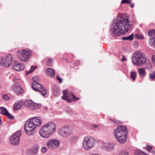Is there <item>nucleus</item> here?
<instances>
[{"mask_svg": "<svg viewBox=\"0 0 155 155\" xmlns=\"http://www.w3.org/2000/svg\"><path fill=\"white\" fill-rule=\"evenodd\" d=\"M104 146L110 150H113L114 148V145L113 143H107L104 144Z\"/></svg>", "mask_w": 155, "mask_h": 155, "instance_id": "obj_20", "label": "nucleus"}, {"mask_svg": "<svg viewBox=\"0 0 155 155\" xmlns=\"http://www.w3.org/2000/svg\"><path fill=\"white\" fill-rule=\"evenodd\" d=\"M155 30L152 29L150 30L148 32V35L150 37H154Z\"/></svg>", "mask_w": 155, "mask_h": 155, "instance_id": "obj_29", "label": "nucleus"}, {"mask_svg": "<svg viewBox=\"0 0 155 155\" xmlns=\"http://www.w3.org/2000/svg\"><path fill=\"white\" fill-rule=\"evenodd\" d=\"M12 87V90L18 94H21L24 93V90L21 87L18 83H15Z\"/></svg>", "mask_w": 155, "mask_h": 155, "instance_id": "obj_15", "label": "nucleus"}, {"mask_svg": "<svg viewBox=\"0 0 155 155\" xmlns=\"http://www.w3.org/2000/svg\"><path fill=\"white\" fill-rule=\"evenodd\" d=\"M32 80L33 82L35 81V82H37L39 80V78L37 76H35L33 77Z\"/></svg>", "mask_w": 155, "mask_h": 155, "instance_id": "obj_38", "label": "nucleus"}, {"mask_svg": "<svg viewBox=\"0 0 155 155\" xmlns=\"http://www.w3.org/2000/svg\"><path fill=\"white\" fill-rule=\"evenodd\" d=\"M16 54L18 58L25 62L27 61L32 54V52L30 50L26 49L18 50Z\"/></svg>", "mask_w": 155, "mask_h": 155, "instance_id": "obj_6", "label": "nucleus"}, {"mask_svg": "<svg viewBox=\"0 0 155 155\" xmlns=\"http://www.w3.org/2000/svg\"><path fill=\"white\" fill-rule=\"evenodd\" d=\"M5 116L7 117L9 119H14V117L8 111V113H7V114H6Z\"/></svg>", "mask_w": 155, "mask_h": 155, "instance_id": "obj_33", "label": "nucleus"}, {"mask_svg": "<svg viewBox=\"0 0 155 155\" xmlns=\"http://www.w3.org/2000/svg\"><path fill=\"white\" fill-rule=\"evenodd\" d=\"M134 5L133 4L131 3L130 4V6L131 8L134 7Z\"/></svg>", "mask_w": 155, "mask_h": 155, "instance_id": "obj_47", "label": "nucleus"}, {"mask_svg": "<svg viewBox=\"0 0 155 155\" xmlns=\"http://www.w3.org/2000/svg\"><path fill=\"white\" fill-rule=\"evenodd\" d=\"M32 87L33 90L40 92L43 96H45L47 93L46 90L45 88H43L41 84L38 82H33L32 83Z\"/></svg>", "mask_w": 155, "mask_h": 155, "instance_id": "obj_10", "label": "nucleus"}, {"mask_svg": "<svg viewBox=\"0 0 155 155\" xmlns=\"http://www.w3.org/2000/svg\"><path fill=\"white\" fill-rule=\"evenodd\" d=\"M38 150V148L37 147L32 148L30 150L29 155H35L37 153Z\"/></svg>", "mask_w": 155, "mask_h": 155, "instance_id": "obj_18", "label": "nucleus"}, {"mask_svg": "<svg viewBox=\"0 0 155 155\" xmlns=\"http://www.w3.org/2000/svg\"><path fill=\"white\" fill-rule=\"evenodd\" d=\"M114 135L118 142L121 143L126 141V136L127 134V129L125 126H120L114 131Z\"/></svg>", "mask_w": 155, "mask_h": 155, "instance_id": "obj_4", "label": "nucleus"}, {"mask_svg": "<svg viewBox=\"0 0 155 155\" xmlns=\"http://www.w3.org/2000/svg\"><path fill=\"white\" fill-rule=\"evenodd\" d=\"M55 73L54 71L51 68H48L46 70V74L49 77L52 78L54 77Z\"/></svg>", "mask_w": 155, "mask_h": 155, "instance_id": "obj_17", "label": "nucleus"}, {"mask_svg": "<svg viewBox=\"0 0 155 155\" xmlns=\"http://www.w3.org/2000/svg\"><path fill=\"white\" fill-rule=\"evenodd\" d=\"M95 144V140L92 137H86L84 138L83 142V147L86 150L92 148Z\"/></svg>", "mask_w": 155, "mask_h": 155, "instance_id": "obj_7", "label": "nucleus"}, {"mask_svg": "<svg viewBox=\"0 0 155 155\" xmlns=\"http://www.w3.org/2000/svg\"><path fill=\"white\" fill-rule=\"evenodd\" d=\"M144 152L140 150L135 151V155H143Z\"/></svg>", "mask_w": 155, "mask_h": 155, "instance_id": "obj_28", "label": "nucleus"}, {"mask_svg": "<svg viewBox=\"0 0 155 155\" xmlns=\"http://www.w3.org/2000/svg\"><path fill=\"white\" fill-rule=\"evenodd\" d=\"M149 43L153 47H155V38H151L150 40Z\"/></svg>", "mask_w": 155, "mask_h": 155, "instance_id": "obj_26", "label": "nucleus"}, {"mask_svg": "<svg viewBox=\"0 0 155 155\" xmlns=\"http://www.w3.org/2000/svg\"><path fill=\"white\" fill-rule=\"evenodd\" d=\"M59 141L56 139H51L49 140L47 143V147L50 149H55L59 146Z\"/></svg>", "mask_w": 155, "mask_h": 155, "instance_id": "obj_14", "label": "nucleus"}, {"mask_svg": "<svg viewBox=\"0 0 155 155\" xmlns=\"http://www.w3.org/2000/svg\"><path fill=\"white\" fill-rule=\"evenodd\" d=\"M123 58L121 59V61H125L127 60V59L124 56H123Z\"/></svg>", "mask_w": 155, "mask_h": 155, "instance_id": "obj_46", "label": "nucleus"}, {"mask_svg": "<svg viewBox=\"0 0 155 155\" xmlns=\"http://www.w3.org/2000/svg\"><path fill=\"white\" fill-rule=\"evenodd\" d=\"M133 34L132 33L131 35H129L127 37H123L122 38V39L123 40H132L134 38Z\"/></svg>", "mask_w": 155, "mask_h": 155, "instance_id": "obj_23", "label": "nucleus"}, {"mask_svg": "<svg viewBox=\"0 0 155 155\" xmlns=\"http://www.w3.org/2000/svg\"><path fill=\"white\" fill-rule=\"evenodd\" d=\"M131 60L134 65L140 67L146 63L147 58L144 53L140 51H137L133 54Z\"/></svg>", "mask_w": 155, "mask_h": 155, "instance_id": "obj_5", "label": "nucleus"}, {"mask_svg": "<svg viewBox=\"0 0 155 155\" xmlns=\"http://www.w3.org/2000/svg\"><path fill=\"white\" fill-rule=\"evenodd\" d=\"M57 79L59 81V82L60 83H61L62 82V79L61 78H60L59 77V75H58L57 77Z\"/></svg>", "mask_w": 155, "mask_h": 155, "instance_id": "obj_39", "label": "nucleus"}, {"mask_svg": "<svg viewBox=\"0 0 155 155\" xmlns=\"http://www.w3.org/2000/svg\"><path fill=\"white\" fill-rule=\"evenodd\" d=\"M131 27L128 17L122 15L114 21L110 31L112 35L118 36L127 32Z\"/></svg>", "mask_w": 155, "mask_h": 155, "instance_id": "obj_1", "label": "nucleus"}, {"mask_svg": "<svg viewBox=\"0 0 155 155\" xmlns=\"http://www.w3.org/2000/svg\"><path fill=\"white\" fill-rule=\"evenodd\" d=\"M53 60L52 58L48 59L47 61V64L48 66H51L53 63Z\"/></svg>", "mask_w": 155, "mask_h": 155, "instance_id": "obj_30", "label": "nucleus"}, {"mask_svg": "<svg viewBox=\"0 0 155 155\" xmlns=\"http://www.w3.org/2000/svg\"><path fill=\"white\" fill-rule=\"evenodd\" d=\"M135 37L137 39H143L144 38L143 36L140 33H137L135 34Z\"/></svg>", "mask_w": 155, "mask_h": 155, "instance_id": "obj_27", "label": "nucleus"}, {"mask_svg": "<svg viewBox=\"0 0 155 155\" xmlns=\"http://www.w3.org/2000/svg\"><path fill=\"white\" fill-rule=\"evenodd\" d=\"M109 119L111 122L115 124H118L120 122V121L117 120H116L114 119L110 118Z\"/></svg>", "mask_w": 155, "mask_h": 155, "instance_id": "obj_34", "label": "nucleus"}, {"mask_svg": "<svg viewBox=\"0 0 155 155\" xmlns=\"http://www.w3.org/2000/svg\"><path fill=\"white\" fill-rule=\"evenodd\" d=\"M12 80L13 81H17L18 80V79L16 77L14 78Z\"/></svg>", "mask_w": 155, "mask_h": 155, "instance_id": "obj_45", "label": "nucleus"}, {"mask_svg": "<svg viewBox=\"0 0 155 155\" xmlns=\"http://www.w3.org/2000/svg\"><path fill=\"white\" fill-rule=\"evenodd\" d=\"M143 155H149L147 154L146 153H144Z\"/></svg>", "mask_w": 155, "mask_h": 155, "instance_id": "obj_48", "label": "nucleus"}, {"mask_svg": "<svg viewBox=\"0 0 155 155\" xmlns=\"http://www.w3.org/2000/svg\"><path fill=\"white\" fill-rule=\"evenodd\" d=\"M149 79L152 81L155 80V72L153 71L149 74Z\"/></svg>", "mask_w": 155, "mask_h": 155, "instance_id": "obj_24", "label": "nucleus"}, {"mask_svg": "<svg viewBox=\"0 0 155 155\" xmlns=\"http://www.w3.org/2000/svg\"><path fill=\"white\" fill-rule=\"evenodd\" d=\"M140 76L141 77H143L145 74V69L144 68H140L138 71Z\"/></svg>", "mask_w": 155, "mask_h": 155, "instance_id": "obj_21", "label": "nucleus"}, {"mask_svg": "<svg viewBox=\"0 0 155 155\" xmlns=\"http://www.w3.org/2000/svg\"><path fill=\"white\" fill-rule=\"evenodd\" d=\"M146 148L147 149V150L148 151H149L151 149V146H147L146 147Z\"/></svg>", "mask_w": 155, "mask_h": 155, "instance_id": "obj_44", "label": "nucleus"}, {"mask_svg": "<svg viewBox=\"0 0 155 155\" xmlns=\"http://www.w3.org/2000/svg\"><path fill=\"white\" fill-rule=\"evenodd\" d=\"M154 37H155V38H155V32H154Z\"/></svg>", "mask_w": 155, "mask_h": 155, "instance_id": "obj_49", "label": "nucleus"}, {"mask_svg": "<svg viewBox=\"0 0 155 155\" xmlns=\"http://www.w3.org/2000/svg\"><path fill=\"white\" fill-rule=\"evenodd\" d=\"M152 63L155 64V55H153L152 57Z\"/></svg>", "mask_w": 155, "mask_h": 155, "instance_id": "obj_41", "label": "nucleus"}, {"mask_svg": "<svg viewBox=\"0 0 155 155\" xmlns=\"http://www.w3.org/2000/svg\"><path fill=\"white\" fill-rule=\"evenodd\" d=\"M47 148L45 147H43L41 149V151L43 153H45L47 151Z\"/></svg>", "mask_w": 155, "mask_h": 155, "instance_id": "obj_40", "label": "nucleus"}, {"mask_svg": "<svg viewBox=\"0 0 155 155\" xmlns=\"http://www.w3.org/2000/svg\"><path fill=\"white\" fill-rule=\"evenodd\" d=\"M137 73L134 71L130 72V77L134 81L137 77Z\"/></svg>", "mask_w": 155, "mask_h": 155, "instance_id": "obj_25", "label": "nucleus"}, {"mask_svg": "<svg viewBox=\"0 0 155 155\" xmlns=\"http://www.w3.org/2000/svg\"><path fill=\"white\" fill-rule=\"evenodd\" d=\"M129 153L128 152L125 150H122L119 153V155H128Z\"/></svg>", "mask_w": 155, "mask_h": 155, "instance_id": "obj_31", "label": "nucleus"}, {"mask_svg": "<svg viewBox=\"0 0 155 155\" xmlns=\"http://www.w3.org/2000/svg\"><path fill=\"white\" fill-rule=\"evenodd\" d=\"M12 68L15 70L19 71H22L24 69L25 66L22 64L15 62L13 65Z\"/></svg>", "mask_w": 155, "mask_h": 155, "instance_id": "obj_16", "label": "nucleus"}, {"mask_svg": "<svg viewBox=\"0 0 155 155\" xmlns=\"http://www.w3.org/2000/svg\"><path fill=\"white\" fill-rule=\"evenodd\" d=\"M54 95L56 96H58L60 93V91L58 88L57 89V90H54Z\"/></svg>", "mask_w": 155, "mask_h": 155, "instance_id": "obj_32", "label": "nucleus"}, {"mask_svg": "<svg viewBox=\"0 0 155 155\" xmlns=\"http://www.w3.org/2000/svg\"><path fill=\"white\" fill-rule=\"evenodd\" d=\"M3 98L6 101H8L9 100V97L8 95L5 94L2 96Z\"/></svg>", "mask_w": 155, "mask_h": 155, "instance_id": "obj_36", "label": "nucleus"}, {"mask_svg": "<svg viewBox=\"0 0 155 155\" xmlns=\"http://www.w3.org/2000/svg\"><path fill=\"white\" fill-rule=\"evenodd\" d=\"M21 134V132L19 130L15 133L10 137V142L12 145L17 146L19 144Z\"/></svg>", "mask_w": 155, "mask_h": 155, "instance_id": "obj_9", "label": "nucleus"}, {"mask_svg": "<svg viewBox=\"0 0 155 155\" xmlns=\"http://www.w3.org/2000/svg\"><path fill=\"white\" fill-rule=\"evenodd\" d=\"M63 95L62 97V98L67 102L70 103L71 102L72 99L70 98H72L74 101H78L79 100V98L76 97L72 93H69L65 90H64L63 92Z\"/></svg>", "mask_w": 155, "mask_h": 155, "instance_id": "obj_12", "label": "nucleus"}, {"mask_svg": "<svg viewBox=\"0 0 155 155\" xmlns=\"http://www.w3.org/2000/svg\"><path fill=\"white\" fill-rule=\"evenodd\" d=\"M41 123L39 117H35L27 121L25 126L26 133L29 135L33 134V132L35 129L40 126Z\"/></svg>", "mask_w": 155, "mask_h": 155, "instance_id": "obj_2", "label": "nucleus"}, {"mask_svg": "<svg viewBox=\"0 0 155 155\" xmlns=\"http://www.w3.org/2000/svg\"><path fill=\"white\" fill-rule=\"evenodd\" d=\"M12 58L11 54L8 55L5 58H0V65L5 67L9 66L12 63Z\"/></svg>", "mask_w": 155, "mask_h": 155, "instance_id": "obj_11", "label": "nucleus"}, {"mask_svg": "<svg viewBox=\"0 0 155 155\" xmlns=\"http://www.w3.org/2000/svg\"><path fill=\"white\" fill-rule=\"evenodd\" d=\"M67 112L69 114H73V111L71 109H68L67 110Z\"/></svg>", "mask_w": 155, "mask_h": 155, "instance_id": "obj_42", "label": "nucleus"}, {"mask_svg": "<svg viewBox=\"0 0 155 155\" xmlns=\"http://www.w3.org/2000/svg\"><path fill=\"white\" fill-rule=\"evenodd\" d=\"M25 105L31 110H37L41 106L40 104L34 102L31 100L26 101L25 102Z\"/></svg>", "mask_w": 155, "mask_h": 155, "instance_id": "obj_13", "label": "nucleus"}, {"mask_svg": "<svg viewBox=\"0 0 155 155\" xmlns=\"http://www.w3.org/2000/svg\"><path fill=\"white\" fill-rule=\"evenodd\" d=\"M21 101H19L18 102L15 104L13 106L14 109L15 110H18L20 109L21 107Z\"/></svg>", "mask_w": 155, "mask_h": 155, "instance_id": "obj_19", "label": "nucleus"}, {"mask_svg": "<svg viewBox=\"0 0 155 155\" xmlns=\"http://www.w3.org/2000/svg\"><path fill=\"white\" fill-rule=\"evenodd\" d=\"M55 125L51 122L48 123L43 126L39 131L40 136L44 138H47L55 131Z\"/></svg>", "mask_w": 155, "mask_h": 155, "instance_id": "obj_3", "label": "nucleus"}, {"mask_svg": "<svg viewBox=\"0 0 155 155\" xmlns=\"http://www.w3.org/2000/svg\"><path fill=\"white\" fill-rule=\"evenodd\" d=\"M7 110L4 107H0V114L2 115H5L8 113Z\"/></svg>", "mask_w": 155, "mask_h": 155, "instance_id": "obj_22", "label": "nucleus"}, {"mask_svg": "<svg viewBox=\"0 0 155 155\" xmlns=\"http://www.w3.org/2000/svg\"><path fill=\"white\" fill-rule=\"evenodd\" d=\"M73 130L72 128L68 126H64L60 128L58 133L61 136L66 137L72 134Z\"/></svg>", "mask_w": 155, "mask_h": 155, "instance_id": "obj_8", "label": "nucleus"}, {"mask_svg": "<svg viewBox=\"0 0 155 155\" xmlns=\"http://www.w3.org/2000/svg\"><path fill=\"white\" fill-rule=\"evenodd\" d=\"M92 127L93 128H97L98 127V125L93 124L92 125Z\"/></svg>", "mask_w": 155, "mask_h": 155, "instance_id": "obj_43", "label": "nucleus"}, {"mask_svg": "<svg viewBox=\"0 0 155 155\" xmlns=\"http://www.w3.org/2000/svg\"><path fill=\"white\" fill-rule=\"evenodd\" d=\"M36 68V66H32L30 70L29 71H28V73H31L32 71H33Z\"/></svg>", "mask_w": 155, "mask_h": 155, "instance_id": "obj_37", "label": "nucleus"}, {"mask_svg": "<svg viewBox=\"0 0 155 155\" xmlns=\"http://www.w3.org/2000/svg\"><path fill=\"white\" fill-rule=\"evenodd\" d=\"M131 2V0H122L121 3V4H124V3H127L129 4Z\"/></svg>", "mask_w": 155, "mask_h": 155, "instance_id": "obj_35", "label": "nucleus"}]
</instances>
